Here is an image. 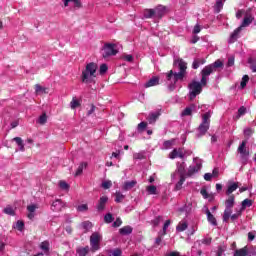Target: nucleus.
Returning <instances> with one entry per match:
<instances>
[{"label": "nucleus", "instance_id": "nucleus-1", "mask_svg": "<svg viewBox=\"0 0 256 256\" xmlns=\"http://www.w3.org/2000/svg\"><path fill=\"white\" fill-rule=\"evenodd\" d=\"M174 65L175 67L179 68L180 71L177 73L170 70L168 73H166V83L170 91L175 89V85L179 80H183V77H185V71L187 70V63H185L183 59H176L174 61Z\"/></svg>", "mask_w": 256, "mask_h": 256}, {"label": "nucleus", "instance_id": "nucleus-2", "mask_svg": "<svg viewBox=\"0 0 256 256\" xmlns=\"http://www.w3.org/2000/svg\"><path fill=\"white\" fill-rule=\"evenodd\" d=\"M223 68V61L220 59L216 60L214 63L209 64L205 66L202 71H201V84L202 85H207V82L209 81V75L212 73H215L217 69Z\"/></svg>", "mask_w": 256, "mask_h": 256}, {"label": "nucleus", "instance_id": "nucleus-3", "mask_svg": "<svg viewBox=\"0 0 256 256\" xmlns=\"http://www.w3.org/2000/svg\"><path fill=\"white\" fill-rule=\"evenodd\" d=\"M253 21H255V17L253 16V14L246 12L244 14L241 25L231 34L229 38V43H235V41H237V39L239 38V33H241L243 27H249L251 23H253Z\"/></svg>", "mask_w": 256, "mask_h": 256}, {"label": "nucleus", "instance_id": "nucleus-4", "mask_svg": "<svg viewBox=\"0 0 256 256\" xmlns=\"http://www.w3.org/2000/svg\"><path fill=\"white\" fill-rule=\"evenodd\" d=\"M97 65L90 62L86 65L85 70L82 72V82L83 83H93L95 77H97Z\"/></svg>", "mask_w": 256, "mask_h": 256}, {"label": "nucleus", "instance_id": "nucleus-5", "mask_svg": "<svg viewBox=\"0 0 256 256\" xmlns=\"http://www.w3.org/2000/svg\"><path fill=\"white\" fill-rule=\"evenodd\" d=\"M203 87H205V85H203L198 81H192L189 84V96H190V100L193 101V99H195V97H197V95H200L201 91H203Z\"/></svg>", "mask_w": 256, "mask_h": 256}, {"label": "nucleus", "instance_id": "nucleus-6", "mask_svg": "<svg viewBox=\"0 0 256 256\" xmlns=\"http://www.w3.org/2000/svg\"><path fill=\"white\" fill-rule=\"evenodd\" d=\"M237 152L240 155V161L242 165H247V162L249 161V150H247V141H242L237 149Z\"/></svg>", "mask_w": 256, "mask_h": 256}, {"label": "nucleus", "instance_id": "nucleus-7", "mask_svg": "<svg viewBox=\"0 0 256 256\" xmlns=\"http://www.w3.org/2000/svg\"><path fill=\"white\" fill-rule=\"evenodd\" d=\"M211 113L207 112L202 116V123L200 124L198 131L200 135H205L209 131V125L211 123Z\"/></svg>", "mask_w": 256, "mask_h": 256}, {"label": "nucleus", "instance_id": "nucleus-8", "mask_svg": "<svg viewBox=\"0 0 256 256\" xmlns=\"http://www.w3.org/2000/svg\"><path fill=\"white\" fill-rule=\"evenodd\" d=\"M101 234L94 232L90 236V247L92 253H95V251H99L101 249Z\"/></svg>", "mask_w": 256, "mask_h": 256}, {"label": "nucleus", "instance_id": "nucleus-9", "mask_svg": "<svg viewBox=\"0 0 256 256\" xmlns=\"http://www.w3.org/2000/svg\"><path fill=\"white\" fill-rule=\"evenodd\" d=\"M119 51L117 50V45L115 44H105L103 47L102 55L104 59H107V57H111L113 55H117Z\"/></svg>", "mask_w": 256, "mask_h": 256}, {"label": "nucleus", "instance_id": "nucleus-10", "mask_svg": "<svg viewBox=\"0 0 256 256\" xmlns=\"http://www.w3.org/2000/svg\"><path fill=\"white\" fill-rule=\"evenodd\" d=\"M166 14H167V7L163 5H158L156 8H154L155 19H161V17H163Z\"/></svg>", "mask_w": 256, "mask_h": 256}, {"label": "nucleus", "instance_id": "nucleus-11", "mask_svg": "<svg viewBox=\"0 0 256 256\" xmlns=\"http://www.w3.org/2000/svg\"><path fill=\"white\" fill-rule=\"evenodd\" d=\"M177 157H179L180 159H183L185 157V151L183 150V148H176L172 150V152H170V159H177Z\"/></svg>", "mask_w": 256, "mask_h": 256}, {"label": "nucleus", "instance_id": "nucleus-12", "mask_svg": "<svg viewBox=\"0 0 256 256\" xmlns=\"http://www.w3.org/2000/svg\"><path fill=\"white\" fill-rule=\"evenodd\" d=\"M39 209V206L37 204H30L27 206V211H28V219H34L35 218V211Z\"/></svg>", "mask_w": 256, "mask_h": 256}, {"label": "nucleus", "instance_id": "nucleus-13", "mask_svg": "<svg viewBox=\"0 0 256 256\" xmlns=\"http://www.w3.org/2000/svg\"><path fill=\"white\" fill-rule=\"evenodd\" d=\"M107 201H109V198L107 196L100 197L96 206L97 211H105V205H107Z\"/></svg>", "mask_w": 256, "mask_h": 256}, {"label": "nucleus", "instance_id": "nucleus-14", "mask_svg": "<svg viewBox=\"0 0 256 256\" xmlns=\"http://www.w3.org/2000/svg\"><path fill=\"white\" fill-rule=\"evenodd\" d=\"M63 207H65V204L60 199L55 200L51 205L52 211L56 212L62 211Z\"/></svg>", "mask_w": 256, "mask_h": 256}, {"label": "nucleus", "instance_id": "nucleus-15", "mask_svg": "<svg viewBox=\"0 0 256 256\" xmlns=\"http://www.w3.org/2000/svg\"><path fill=\"white\" fill-rule=\"evenodd\" d=\"M211 243V238H204L195 242L194 246L192 247V252L195 253L197 247H201V245H209Z\"/></svg>", "mask_w": 256, "mask_h": 256}, {"label": "nucleus", "instance_id": "nucleus-16", "mask_svg": "<svg viewBox=\"0 0 256 256\" xmlns=\"http://www.w3.org/2000/svg\"><path fill=\"white\" fill-rule=\"evenodd\" d=\"M237 189H239V183L238 182H229L228 183V189H227L226 193L228 195H231V193H233L234 191H237Z\"/></svg>", "mask_w": 256, "mask_h": 256}, {"label": "nucleus", "instance_id": "nucleus-17", "mask_svg": "<svg viewBox=\"0 0 256 256\" xmlns=\"http://www.w3.org/2000/svg\"><path fill=\"white\" fill-rule=\"evenodd\" d=\"M135 185H137V181H135V180L126 181V182H124L122 189H123V191H131V189H133V187H135Z\"/></svg>", "mask_w": 256, "mask_h": 256}, {"label": "nucleus", "instance_id": "nucleus-18", "mask_svg": "<svg viewBox=\"0 0 256 256\" xmlns=\"http://www.w3.org/2000/svg\"><path fill=\"white\" fill-rule=\"evenodd\" d=\"M64 7H69V3H73L74 7L81 9V0H62Z\"/></svg>", "mask_w": 256, "mask_h": 256}, {"label": "nucleus", "instance_id": "nucleus-19", "mask_svg": "<svg viewBox=\"0 0 256 256\" xmlns=\"http://www.w3.org/2000/svg\"><path fill=\"white\" fill-rule=\"evenodd\" d=\"M156 85H159V77L154 76L148 82H146L145 87H156Z\"/></svg>", "mask_w": 256, "mask_h": 256}, {"label": "nucleus", "instance_id": "nucleus-20", "mask_svg": "<svg viewBox=\"0 0 256 256\" xmlns=\"http://www.w3.org/2000/svg\"><path fill=\"white\" fill-rule=\"evenodd\" d=\"M187 227H189V224L187 223V221L182 220L176 226V231H178L179 233H182V231H185L187 229Z\"/></svg>", "mask_w": 256, "mask_h": 256}, {"label": "nucleus", "instance_id": "nucleus-21", "mask_svg": "<svg viewBox=\"0 0 256 256\" xmlns=\"http://www.w3.org/2000/svg\"><path fill=\"white\" fill-rule=\"evenodd\" d=\"M206 215H207V220L209 221V223H211V225L216 226L217 219H215V216H213V214H211V211H209V208H206Z\"/></svg>", "mask_w": 256, "mask_h": 256}, {"label": "nucleus", "instance_id": "nucleus-22", "mask_svg": "<svg viewBox=\"0 0 256 256\" xmlns=\"http://www.w3.org/2000/svg\"><path fill=\"white\" fill-rule=\"evenodd\" d=\"M35 93H36V95H43V94L49 93V91H47V88H45L39 84H36L35 85Z\"/></svg>", "mask_w": 256, "mask_h": 256}, {"label": "nucleus", "instance_id": "nucleus-23", "mask_svg": "<svg viewBox=\"0 0 256 256\" xmlns=\"http://www.w3.org/2000/svg\"><path fill=\"white\" fill-rule=\"evenodd\" d=\"M249 255V249L245 246L242 249H238L234 252V256H247Z\"/></svg>", "mask_w": 256, "mask_h": 256}, {"label": "nucleus", "instance_id": "nucleus-24", "mask_svg": "<svg viewBox=\"0 0 256 256\" xmlns=\"http://www.w3.org/2000/svg\"><path fill=\"white\" fill-rule=\"evenodd\" d=\"M160 116H161V112L151 113L148 116V122L149 123H155V121H157V119H159Z\"/></svg>", "mask_w": 256, "mask_h": 256}, {"label": "nucleus", "instance_id": "nucleus-25", "mask_svg": "<svg viewBox=\"0 0 256 256\" xmlns=\"http://www.w3.org/2000/svg\"><path fill=\"white\" fill-rule=\"evenodd\" d=\"M89 246H86V247H80L76 250V253L79 255V256H87L89 254Z\"/></svg>", "mask_w": 256, "mask_h": 256}, {"label": "nucleus", "instance_id": "nucleus-26", "mask_svg": "<svg viewBox=\"0 0 256 256\" xmlns=\"http://www.w3.org/2000/svg\"><path fill=\"white\" fill-rule=\"evenodd\" d=\"M145 19H155V9H146L144 10Z\"/></svg>", "mask_w": 256, "mask_h": 256}, {"label": "nucleus", "instance_id": "nucleus-27", "mask_svg": "<svg viewBox=\"0 0 256 256\" xmlns=\"http://www.w3.org/2000/svg\"><path fill=\"white\" fill-rule=\"evenodd\" d=\"M12 141H15L20 151H25V144L23 143V139H21V137H15Z\"/></svg>", "mask_w": 256, "mask_h": 256}, {"label": "nucleus", "instance_id": "nucleus-28", "mask_svg": "<svg viewBox=\"0 0 256 256\" xmlns=\"http://www.w3.org/2000/svg\"><path fill=\"white\" fill-rule=\"evenodd\" d=\"M119 231L121 235H131L133 228L131 226H124Z\"/></svg>", "mask_w": 256, "mask_h": 256}, {"label": "nucleus", "instance_id": "nucleus-29", "mask_svg": "<svg viewBox=\"0 0 256 256\" xmlns=\"http://www.w3.org/2000/svg\"><path fill=\"white\" fill-rule=\"evenodd\" d=\"M49 247H50L49 241H44L40 244V249L44 251L45 255H49Z\"/></svg>", "mask_w": 256, "mask_h": 256}, {"label": "nucleus", "instance_id": "nucleus-30", "mask_svg": "<svg viewBox=\"0 0 256 256\" xmlns=\"http://www.w3.org/2000/svg\"><path fill=\"white\" fill-rule=\"evenodd\" d=\"M226 209H233V206L235 205V197L234 196H230L226 202Z\"/></svg>", "mask_w": 256, "mask_h": 256}, {"label": "nucleus", "instance_id": "nucleus-31", "mask_svg": "<svg viewBox=\"0 0 256 256\" xmlns=\"http://www.w3.org/2000/svg\"><path fill=\"white\" fill-rule=\"evenodd\" d=\"M200 194L204 199H209V201H213V194H209V192H207V189L202 188Z\"/></svg>", "mask_w": 256, "mask_h": 256}, {"label": "nucleus", "instance_id": "nucleus-32", "mask_svg": "<svg viewBox=\"0 0 256 256\" xmlns=\"http://www.w3.org/2000/svg\"><path fill=\"white\" fill-rule=\"evenodd\" d=\"M83 169H87V163L86 162H82L80 163V165L78 166L75 176L79 177V175H81L83 173Z\"/></svg>", "mask_w": 256, "mask_h": 256}, {"label": "nucleus", "instance_id": "nucleus-33", "mask_svg": "<svg viewBox=\"0 0 256 256\" xmlns=\"http://www.w3.org/2000/svg\"><path fill=\"white\" fill-rule=\"evenodd\" d=\"M252 205H253V200H251V199H245V200L242 202V206H241L240 211H245L247 207H251Z\"/></svg>", "mask_w": 256, "mask_h": 256}, {"label": "nucleus", "instance_id": "nucleus-34", "mask_svg": "<svg viewBox=\"0 0 256 256\" xmlns=\"http://www.w3.org/2000/svg\"><path fill=\"white\" fill-rule=\"evenodd\" d=\"M146 191L148 195H157V186L155 185H149L146 187Z\"/></svg>", "mask_w": 256, "mask_h": 256}, {"label": "nucleus", "instance_id": "nucleus-35", "mask_svg": "<svg viewBox=\"0 0 256 256\" xmlns=\"http://www.w3.org/2000/svg\"><path fill=\"white\" fill-rule=\"evenodd\" d=\"M184 183H185V176H182V178L178 179V182L175 185L176 191H181V189H183Z\"/></svg>", "mask_w": 256, "mask_h": 256}, {"label": "nucleus", "instance_id": "nucleus-36", "mask_svg": "<svg viewBox=\"0 0 256 256\" xmlns=\"http://www.w3.org/2000/svg\"><path fill=\"white\" fill-rule=\"evenodd\" d=\"M231 213H232L231 208H226L224 210L223 221H225V223H227V221H229V219L231 218Z\"/></svg>", "mask_w": 256, "mask_h": 256}, {"label": "nucleus", "instance_id": "nucleus-37", "mask_svg": "<svg viewBox=\"0 0 256 256\" xmlns=\"http://www.w3.org/2000/svg\"><path fill=\"white\" fill-rule=\"evenodd\" d=\"M184 176H185L184 174L175 170V172L171 175V179L172 181H178V179H181Z\"/></svg>", "mask_w": 256, "mask_h": 256}, {"label": "nucleus", "instance_id": "nucleus-38", "mask_svg": "<svg viewBox=\"0 0 256 256\" xmlns=\"http://www.w3.org/2000/svg\"><path fill=\"white\" fill-rule=\"evenodd\" d=\"M227 251V245L223 244L218 247V250L216 252V256H223V253Z\"/></svg>", "mask_w": 256, "mask_h": 256}, {"label": "nucleus", "instance_id": "nucleus-39", "mask_svg": "<svg viewBox=\"0 0 256 256\" xmlns=\"http://www.w3.org/2000/svg\"><path fill=\"white\" fill-rule=\"evenodd\" d=\"M195 109V105H191L190 107H187L183 112H182V116L186 117L191 115V113H193V110Z\"/></svg>", "mask_w": 256, "mask_h": 256}, {"label": "nucleus", "instance_id": "nucleus-40", "mask_svg": "<svg viewBox=\"0 0 256 256\" xmlns=\"http://www.w3.org/2000/svg\"><path fill=\"white\" fill-rule=\"evenodd\" d=\"M76 209L79 213H85V212L89 211V206L87 204H80L77 206Z\"/></svg>", "mask_w": 256, "mask_h": 256}, {"label": "nucleus", "instance_id": "nucleus-41", "mask_svg": "<svg viewBox=\"0 0 256 256\" xmlns=\"http://www.w3.org/2000/svg\"><path fill=\"white\" fill-rule=\"evenodd\" d=\"M173 145H175V139L165 141L163 143V149H171V147H173Z\"/></svg>", "mask_w": 256, "mask_h": 256}, {"label": "nucleus", "instance_id": "nucleus-42", "mask_svg": "<svg viewBox=\"0 0 256 256\" xmlns=\"http://www.w3.org/2000/svg\"><path fill=\"white\" fill-rule=\"evenodd\" d=\"M3 211L6 215H11L12 217L15 215V208L12 206H7Z\"/></svg>", "mask_w": 256, "mask_h": 256}, {"label": "nucleus", "instance_id": "nucleus-43", "mask_svg": "<svg viewBox=\"0 0 256 256\" xmlns=\"http://www.w3.org/2000/svg\"><path fill=\"white\" fill-rule=\"evenodd\" d=\"M169 225H171V220H167L164 223L163 229L159 233H161V235H167V229H169Z\"/></svg>", "mask_w": 256, "mask_h": 256}, {"label": "nucleus", "instance_id": "nucleus-44", "mask_svg": "<svg viewBox=\"0 0 256 256\" xmlns=\"http://www.w3.org/2000/svg\"><path fill=\"white\" fill-rule=\"evenodd\" d=\"M249 82V76L247 75H244L242 80H241V83H240V87L242 89H245V87H247V83Z\"/></svg>", "mask_w": 256, "mask_h": 256}, {"label": "nucleus", "instance_id": "nucleus-45", "mask_svg": "<svg viewBox=\"0 0 256 256\" xmlns=\"http://www.w3.org/2000/svg\"><path fill=\"white\" fill-rule=\"evenodd\" d=\"M248 63L250 65V69L253 71V73H256V61L253 58H249Z\"/></svg>", "mask_w": 256, "mask_h": 256}, {"label": "nucleus", "instance_id": "nucleus-46", "mask_svg": "<svg viewBox=\"0 0 256 256\" xmlns=\"http://www.w3.org/2000/svg\"><path fill=\"white\" fill-rule=\"evenodd\" d=\"M176 171H178V173H181L182 175H185V163H178Z\"/></svg>", "mask_w": 256, "mask_h": 256}, {"label": "nucleus", "instance_id": "nucleus-47", "mask_svg": "<svg viewBox=\"0 0 256 256\" xmlns=\"http://www.w3.org/2000/svg\"><path fill=\"white\" fill-rule=\"evenodd\" d=\"M223 9V0H217L215 5L216 13H219Z\"/></svg>", "mask_w": 256, "mask_h": 256}, {"label": "nucleus", "instance_id": "nucleus-48", "mask_svg": "<svg viewBox=\"0 0 256 256\" xmlns=\"http://www.w3.org/2000/svg\"><path fill=\"white\" fill-rule=\"evenodd\" d=\"M115 197L116 203H121V201L125 199V195H123L121 192H116Z\"/></svg>", "mask_w": 256, "mask_h": 256}, {"label": "nucleus", "instance_id": "nucleus-49", "mask_svg": "<svg viewBox=\"0 0 256 256\" xmlns=\"http://www.w3.org/2000/svg\"><path fill=\"white\" fill-rule=\"evenodd\" d=\"M80 106H81V103H79L75 98H73L72 101L70 102L71 109H77V107H80Z\"/></svg>", "mask_w": 256, "mask_h": 256}, {"label": "nucleus", "instance_id": "nucleus-50", "mask_svg": "<svg viewBox=\"0 0 256 256\" xmlns=\"http://www.w3.org/2000/svg\"><path fill=\"white\" fill-rule=\"evenodd\" d=\"M163 237H165V235L158 233V237L155 239V245L157 247L163 243Z\"/></svg>", "mask_w": 256, "mask_h": 256}, {"label": "nucleus", "instance_id": "nucleus-51", "mask_svg": "<svg viewBox=\"0 0 256 256\" xmlns=\"http://www.w3.org/2000/svg\"><path fill=\"white\" fill-rule=\"evenodd\" d=\"M59 187L63 191H69V184H67V182H65V181H60L59 182Z\"/></svg>", "mask_w": 256, "mask_h": 256}, {"label": "nucleus", "instance_id": "nucleus-52", "mask_svg": "<svg viewBox=\"0 0 256 256\" xmlns=\"http://www.w3.org/2000/svg\"><path fill=\"white\" fill-rule=\"evenodd\" d=\"M163 221V217L158 216L154 220H152L153 227H158V225Z\"/></svg>", "mask_w": 256, "mask_h": 256}, {"label": "nucleus", "instance_id": "nucleus-53", "mask_svg": "<svg viewBox=\"0 0 256 256\" xmlns=\"http://www.w3.org/2000/svg\"><path fill=\"white\" fill-rule=\"evenodd\" d=\"M38 123L40 125H45L47 123V114H43L39 117Z\"/></svg>", "mask_w": 256, "mask_h": 256}, {"label": "nucleus", "instance_id": "nucleus-54", "mask_svg": "<svg viewBox=\"0 0 256 256\" xmlns=\"http://www.w3.org/2000/svg\"><path fill=\"white\" fill-rule=\"evenodd\" d=\"M102 187L103 189H111V187H113V182H111V180L104 181Z\"/></svg>", "mask_w": 256, "mask_h": 256}, {"label": "nucleus", "instance_id": "nucleus-55", "mask_svg": "<svg viewBox=\"0 0 256 256\" xmlns=\"http://www.w3.org/2000/svg\"><path fill=\"white\" fill-rule=\"evenodd\" d=\"M253 133H255V130H253L252 128H245L244 129L245 137H251V135H253Z\"/></svg>", "mask_w": 256, "mask_h": 256}, {"label": "nucleus", "instance_id": "nucleus-56", "mask_svg": "<svg viewBox=\"0 0 256 256\" xmlns=\"http://www.w3.org/2000/svg\"><path fill=\"white\" fill-rule=\"evenodd\" d=\"M105 223H113V214L108 213L104 216Z\"/></svg>", "mask_w": 256, "mask_h": 256}, {"label": "nucleus", "instance_id": "nucleus-57", "mask_svg": "<svg viewBox=\"0 0 256 256\" xmlns=\"http://www.w3.org/2000/svg\"><path fill=\"white\" fill-rule=\"evenodd\" d=\"M14 227L18 231H23V228L25 227V224L23 223V221H17L16 225Z\"/></svg>", "mask_w": 256, "mask_h": 256}, {"label": "nucleus", "instance_id": "nucleus-58", "mask_svg": "<svg viewBox=\"0 0 256 256\" xmlns=\"http://www.w3.org/2000/svg\"><path fill=\"white\" fill-rule=\"evenodd\" d=\"M82 227H83V229H86V231H89V229H91V227H93V224H91V222H89V221H85L82 223Z\"/></svg>", "mask_w": 256, "mask_h": 256}, {"label": "nucleus", "instance_id": "nucleus-59", "mask_svg": "<svg viewBox=\"0 0 256 256\" xmlns=\"http://www.w3.org/2000/svg\"><path fill=\"white\" fill-rule=\"evenodd\" d=\"M107 64H102L101 66H100V75H104V73H107Z\"/></svg>", "mask_w": 256, "mask_h": 256}, {"label": "nucleus", "instance_id": "nucleus-60", "mask_svg": "<svg viewBox=\"0 0 256 256\" xmlns=\"http://www.w3.org/2000/svg\"><path fill=\"white\" fill-rule=\"evenodd\" d=\"M246 111H247V109L245 107H243V106L240 107L238 109V117H241L242 115H245Z\"/></svg>", "mask_w": 256, "mask_h": 256}, {"label": "nucleus", "instance_id": "nucleus-61", "mask_svg": "<svg viewBox=\"0 0 256 256\" xmlns=\"http://www.w3.org/2000/svg\"><path fill=\"white\" fill-rule=\"evenodd\" d=\"M123 59L125 61H128V63H131V62H133V55H131V54L124 55Z\"/></svg>", "mask_w": 256, "mask_h": 256}, {"label": "nucleus", "instance_id": "nucleus-62", "mask_svg": "<svg viewBox=\"0 0 256 256\" xmlns=\"http://www.w3.org/2000/svg\"><path fill=\"white\" fill-rule=\"evenodd\" d=\"M133 159H139V160L145 159V155H143V153H135L133 155Z\"/></svg>", "mask_w": 256, "mask_h": 256}, {"label": "nucleus", "instance_id": "nucleus-63", "mask_svg": "<svg viewBox=\"0 0 256 256\" xmlns=\"http://www.w3.org/2000/svg\"><path fill=\"white\" fill-rule=\"evenodd\" d=\"M256 232H249L248 233V241H253L255 239Z\"/></svg>", "mask_w": 256, "mask_h": 256}, {"label": "nucleus", "instance_id": "nucleus-64", "mask_svg": "<svg viewBox=\"0 0 256 256\" xmlns=\"http://www.w3.org/2000/svg\"><path fill=\"white\" fill-rule=\"evenodd\" d=\"M110 256H121V250L120 249L114 250Z\"/></svg>", "mask_w": 256, "mask_h": 256}]
</instances>
